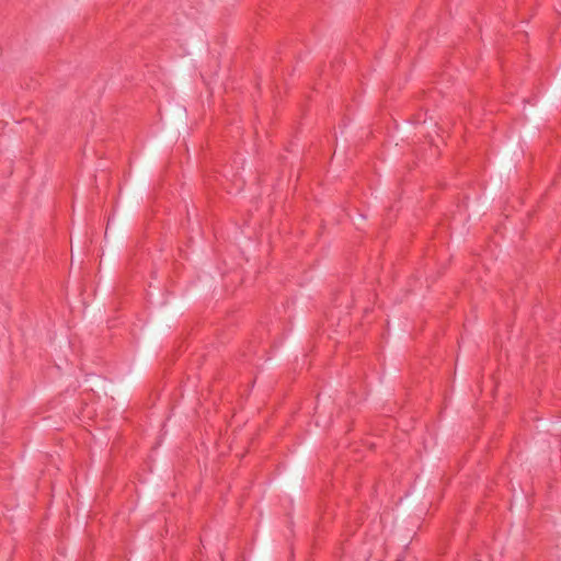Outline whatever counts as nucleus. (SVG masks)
<instances>
[{
    "label": "nucleus",
    "instance_id": "obj_1",
    "mask_svg": "<svg viewBox=\"0 0 561 561\" xmlns=\"http://www.w3.org/2000/svg\"><path fill=\"white\" fill-rule=\"evenodd\" d=\"M110 225H111V219H108V221H107V226H110ZM107 229H108V227H106V230Z\"/></svg>",
    "mask_w": 561,
    "mask_h": 561
}]
</instances>
